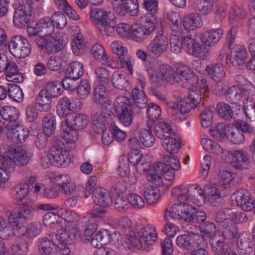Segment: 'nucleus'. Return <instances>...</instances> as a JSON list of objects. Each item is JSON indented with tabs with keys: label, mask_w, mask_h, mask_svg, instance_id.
Wrapping results in <instances>:
<instances>
[{
	"label": "nucleus",
	"mask_w": 255,
	"mask_h": 255,
	"mask_svg": "<svg viewBox=\"0 0 255 255\" xmlns=\"http://www.w3.org/2000/svg\"><path fill=\"white\" fill-rule=\"evenodd\" d=\"M90 18L102 35L112 36L115 33L117 20L111 12L104 9L95 8L91 9Z\"/></svg>",
	"instance_id": "3"
},
{
	"label": "nucleus",
	"mask_w": 255,
	"mask_h": 255,
	"mask_svg": "<svg viewBox=\"0 0 255 255\" xmlns=\"http://www.w3.org/2000/svg\"><path fill=\"white\" fill-rule=\"evenodd\" d=\"M93 101L102 105L107 106L110 101L108 100L106 93V88L103 85L95 88L93 93Z\"/></svg>",
	"instance_id": "47"
},
{
	"label": "nucleus",
	"mask_w": 255,
	"mask_h": 255,
	"mask_svg": "<svg viewBox=\"0 0 255 255\" xmlns=\"http://www.w3.org/2000/svg\"><path fill=\"white\" fill-rule=\"evenodd\" d=\"M240 255H250L253 251L254 243L251 236L247 232L239 234L236 242Z\"/></svg>",
	"instance_id": "17"
},
{
	"label": "nucleus",
	"mask_w": 255,
	"mask_h": 255,
	"mask_svg": "<svg viewBox=\"0 0 255 255\" xmlns=\"http://www.w3.org/2000/svg\"><path fill=\"white\" fill-rule=\"evenodd\" d=\"M1 117L5 121H8V124L12 123H17L16 121L19 118V112L17 109L13 106H3L0 109Z\"/></svg>",
	"instance_id": "41"
},
{
	"label": "nucleus",
	"mask_w": 255,
	"mask_h": 255,
	"mask_svg": "<svg viewBox=\"0 0 255 255\" xmlns=\"http://www.w3.org/2000/svg\"><path fill=\"white\" fill-rule=\"evenodd\" d=\"M152 32L141 23L132 25L131 29V36L135 41L142 42Z\"/></svg>",
	"instance_id": "34"
},
{
	"label": "nucleus",
	"mask_w": 255,
	"mask_h": 255,
	"mask_svg": "<svg viewBox=\"0 0 255 255\" xmlns=\"http://www.w3.org/2000/svg\"><path fill=\"white\" fill-rule=\"evenodd\" d=\"M29 191V188L28 187L27 184H23L20 183L16 185L12 189V194L15 198L20 204L22 202H24L23 199L25 198Z\"/></svg>",
	"instance_id": "48"
},
{
	"label": "nucleus",
	"mask_w": 255,
	"mask_h": 255,
	"mask_svg": "<svg viewBox=\"0 0 255 255\" xmlns=\"http://www.w3.org/2000/svg\"><path fill=\"white\" fill-rule=\"evenodd\" d=\"M33 0H20L19 5L15 8L13 14V22L18 28L25 26L30 20Z\"/></svg>",
	"instance_id": "5"
},
{
	"label": "nucleus",
	"mask_w": 255,
	"mask_h": 255,
	"mask_svg": "<svg viewBox=\"0 0 255 255\" xmlns=\"http://www.w3.org/2000/svg\"><path fill=\"white\" fill-rule=\"evenodd\" d=\"M77 225L80 235H81V229H86L96 232L98 228V224L96 219L88 216H85L81 219Z\"/></svg>",
	"instance_id": "43"
},
{
	"label": "nucleus",
	"mask_w": 255,
	"mask_h": 255,
	"mask_svg": "<svg viewBox=\"0 0 255 255\" xmlns=\"http://www.w3.org/2000/svg\"><path fill=\"white\" fill-rule=\"evenodd\" d=\"M4 132L7 135V139L11 142L19 143V136H18L17 124H7L4 127Z\"/></svg>",
	"instance_id": "55"
},
{
	"label": "nucleus",
	"mask_w": 255,
	"mask_h": 255,
	"mask_svg": "<svg viewBox=\"0 0 255 255\" xmlns=\"http://www.w3.org/2000/svg\"><path fill=\"white\" fill-rule=\"evenodd\" d=\"M189 200L195 205L200 207L204 205L205 198L203 192L198 185H190L187 190Z\"/></svg>",
	"instance_id": "26"
},
{
	"label": "nucleus",
	"mask_w": 255,
	"mask_h": 255,
	"mask_svg": "<svg viewBox=\"0 0 255 255\" xmlns=\"http://www.w3.org/2000/svg\"><path fill=\"white\" fill-rule=\"evenodd\" d=\"M89 123L87 116L82 113L71 112L61 123L63 136L67 143H74L78 139V130L86 128Z\"/></svg>",
	"instance_id": "2"
},
{
	"label": "nucleus",
	"mask_w": 255,
	"mask_h": 255,
	"mask_svg": "<svg viewBox=\"0 0 255 255\" xmlns=\"http://www.w3.org/2000/svg\"><path fill=\"white\" fill-rule=\"evenodd\" d=\"M3 72L8 81L14 83L23 82V78L21 73L19 72L18 66L12 60H9Z\"/></svg>",
	"instance_id": "24"
},
{
	"label": "nucleus",
	"mask_w": 255,
	"mask_h": 255,
	"mask_svg": "<svg viewBox=\"0 0 255 255\" xmlns=\"http://www.w3.org/2000/svg\"><path fill=\"white\" fill-rule=\"evenodd\" d=\"M159 68L158 74L162 80H166L171 84L175 82V73L171 66L167 64H162L159 66Z\"/></svg>",
	"instance_id": "49"
},
{
	"label": "nucleus",
	"mask_w": 255,
	"mask_h": 255,
	"mask_svg": "<svg viewBox=\"0 0 255 255\" xmlns=\"http://www.w3.org/2000/svg\"><path fill=\"white\" fill-rule=\"evenodd\" d=\"M223 238L214 234L211 237L210 243L215 255H228V247Z\"/></svg>",
	"instance_id": "27"
},
{
	"label": "nucleus",
	"mask_w": 255,
	"mask_h": 255,
	"mask_svg": "<svg viewBox=\"0 0 255 255\" xmlns=\"http://www.w3.org/2000/svg\"><path fill=\"white\" fill-rule=\"evenodd\" d=\"M234 59L237 65H243L247 58V50L245 47L242 45L236 46L234 51Z\"/></svg>",
	"instance_id": "56"
},
{
	"label": "nucleus",
	"mask_w": 255,
	"mask_h": 255,
	"mask_svg": "<svg viewBox=\"0 0 255 255\" xmlns=\"http://www.w3.org/2000/svg\"><path fill=\"white\" fill-rule=\"evenodd\" d=\"M10 54L17 58H24L31 53V47L28 40L21 35L12 37L8 43Z\"/></svg>",
	"instance_id": "8"
},
{
	"label": "nucleus",
	"mask_w": 255,
	"mask_h": 255,
	"mask_svg": "<svg viewBox=\"0 0 255 255\" xmlns=\"http://www.w3.org/2000/svg\"><path fill=\"white\" fill-rule=\"evenodd\" d=\"M143 195L148 204L153 205L159 198V190L151 186H146L144 188Z\"/></svg>",
	"instance_id": "50"
},
{
	"label": "nucleus",
	"mask_w": 255,
	"mask_h": 255,
	"mask_svg": "<svg viewBox=\"0 0 255 255\" xmlns=\"http://www.w3.org/2000/svg\"><path fill=\"white\" fill-rule=\"evenodd\" d=\"M196 107L195 104H193L187 98L177 103L168 102L167 112L172 120L177 122H181L185 120L188 116V114Z\"/></svg>",
	"instance_id": "4"
},
{
	"label": "nucleus",
	"mask_w": 255,
	"mask_h": 255,
	"mask_svg": "<svg viewBox=\"0 0 255 255\" xmlns=\"http://www.w3.org/2000/svg\"><path fill=\"white\" fill-rule=\"evenodd\" d=\"M237 80L239 84V91L242 97H245L246 100L247 97H252L255 94V87L252 83L241 75L237 77Z\"/></svg>",
	"instance_id": "30"
},
{
	"label": "nucleus",
	"mask_w": 255,
	"mask_h": 255,
	"mask_svg": "<svg viewBox=\"0 0 255 255\" xmlns=\"http://www.w3.org/2000/svg\"><path fill=\"white\" fill-rule=\"evenodd\" d=\"M82 37L81 34H78L74 37L71 42L72 50L76 55L82 54L85 51V45Z\"/></svg>",
	"instance_id": "58"
},
{
	"label": "nucleus",
	"mask_w": 255,
	"mask_h": 255,
	"mask_svg": "<svg viewBox=\"0 0 255 255\" xmlns=\"http://www.w3.org/2000/svg\"><path fill=\"white\" fill-rule=\"evenodd\" d=\"M91 52L94 57L99 62H102V64L112 66L109 58L102 45L99 43L95 44L92 47Z\"/></svg>",
	"instance_id": "39"
},
{
	"label": "nucleus",
	"mask_w": 255,
	"mask_h": 255,
	"mask_svg": "<svg viewBox=\"0 0 255 255\" xmlns=\"http://www.w3.org/2000/svg\"><path fill=\"white\" fill-rule=\"evenodd\" d=\"M169 40L163 29L155 32V35L147 45L155 58H158L168 48Z\"/></svg>",
	"instance_id": "9"
},
{
	"label": "nucleus",
	"mask_w": 255,
	"mask_h": 255,
	"mask_svg": "<svg viewBox=\"0 0 255 255\" xmlns=\"http://www.w3.org/2000/svg\"><path fill=\"white\" fill-rule=\"evenodd\" d=\"M217 111L221 117L225 120L236 118L241 112L242 105L238 103L229 105L225 103L219 102L217 104Z\"/></svg>",
	"instance_id": "14"
},
{
	"label": "nucleus",
	"mask_w": 255,
	"mask_h": 255,
	"mask_svg": "<svg viewBox=\"0 0 255 255\" xmlns=\"http://www.w3.org/2000/svg\"><path fill=\"white\" fill-rule=\"evenodd\" d=\"M43 130L47 136L52 135L56 128V118L51 113L47 114L42 120Z\"/></svg>",
	"instance_id": "37"
},
{
	"label": "nucleus",
	"mask_w": 255,
	"mask_h": 255,
	"mask_svg": "<svg viewBox=\"0 0 255 255\" xmlns=\"http://www.w3.org/2000/svg\"><path fill=\"white\" fill-rule=\"evenodd\" d=\"M7 96L13 101L20 103L23 99V94L20 87L15 84H7Z\"/></svg>",
	"instance_id": "52"
},
{
	"label": "nucleus",
	"mask_w": 255,
	"mask_h": 255,
	"mask_svg": "<svg viewBox=\"0 0 255 255\" xmlns=\"http://www.w3.org/2000/svg\"><path fill=\"white\" fill-rule=\"evenodd\" d=\"M11 250L14 255H26L29 251L28 242L22 238L18 239L11 245Z\"/></svg>",
	"instance_id": "44"
},
{
	"label": "nucleus",
	"mask_w": 255,
	"mask_h": 255,
	"mask_svg": "<svg viewBox=\"0 0 255 255\" xmlns=\"http://www.w3.org/2000/svg\"><path fill=\"white\" fill-rule=\"evenodd\" d=\"M120 122L125 126L129 127L132 123L133 112L130 100L125 96L116 98L115 107Z\"/></svg>",
	"instance_id": "6"
},
{
	"label": "nucleus",
	"mask_w": 255,
	"mask_h": 255,
	"mask_svg": "<svg viewBox=\"0 0 255 255\" xmlns=\"http://www.w3.org/2000/svg\"><path fill=\"white\" fill-rule=\"evenodd\" d=\"M240 122H243L247 125L250 126L247 123L242 120H237L235 121L234 125L236 127V128L234 129L231 126V130L229 132V137L228 138L230 139V141L234 144H240L244 141L245 136L242 132L250 134L247 131H243L242 128H240L237 126L238 124H240Z\"/></svg>",
	"instance_id": "31"
},
{
	"label": "nucleus",
	"mask_w": 255,
	"mask_h": 255,
	"mask_svg": "<svg viewBox=\"0 0 255 255\" xmlns=\"http://www.w3.org/2000/svg\"><path fill=\"white\" fill-rule=\"evenodd\" d=\"M92 198L95 204L103 208L110 206L113 202L109 192L99 186L93 190Z\"/></svg>",
	"instance_id": "18"
},
{
	"label": "nucleus",
	"mask_w": 255,
	"mask_h": 255,
	"mask_svg": "<svg viewBox=\"0 0 255 255\" xmlns=\"http://www.w3.org/2000/svg\"><path fill=\"white\" fill-rule=\"evenodd\" d=\"M112 82L113 86L117 89L124 90L128 85V80L125 74L115 72L112 76Z\"/></svg>",
	"instance_id": "53"
},
{
	"label": "nucleus",
	"mask_w": 255,
	"mask_h": 255,
	"mask_svg": "<svg viewBox=\"0 0 255 255\" xmlns=\"http://www.w3.org/2000/svg\"><path fill=\"white\" fill-rule=\"evenodd\" d=\"M50 156L54 161V165L65 167L71 162V156L69 152L63 150L60 145L55 144L52 146L48 151Z\"/></svg>",
	"instance_id": "13"
},
{
	"label": "nucleus",
	"mask_w": 255,
	"mask_h": 255,
	"mask_svg": "<svg viewBox=\"0 0 255 255\" xmlns=\"http://www.w3.org/2000/svg\"><path fill=\"white\" fill-rule=\"evenodd\" d=\"M52 98L41 90L35 99V107L40 112H46L51 108Z\"/></svg>",
	"instance_id": "33"
},
{
	"label": "nucleus",
	"mask_w": 255,
	"mask_h": 255,
	"mask_svg": "<svg viewBox=\"0 0 255 255\" xmlns=\"http://www.w3.org/2000/svg\"><path fill=\"white\" fill-rule=\"evenodd\" d=\"M246 101H244V109L247 117L251 120H255V104L253 97H247Z\"/></svg>",
	"instance_id": "64"
},
{
	"label": "nucleus",
	"mask_w": 255,
	"mask_h": 255,
	"mask_svg": "<svg viewBox=\"0 0 255 255\" xmlns=\"http://www.w3.org/2000/svg\"><path fill=\"white\" fill-rule=\"evenodd\" d=\"M176 244L179 247L187 250H192L195 248L191 237L188 235L178 236L176 239Z\"/></svg>",
	"instance_id": "62"
},
{
	"label": "nucleus",
	"mask_w": 255,
	"mask_h": 255,
	"mask_svg": "<svg viewBox=\"0 0 255 255\" xmlns=\"http://www.w3.org/2000/svg\"><path fill=\"white\" fill-rule=\"evenodd\" d=\"M84 73L83 65L78 61L71 62L67 68L66 75L73 79H78Z\"/></svg>",
	"instance_id": "42"
},
{
	"label": "nucleus",
	"mask_w": 255,
	"mask_h": 255,
	"mask_svg": "<svg viewBox=\"0 0 255 255\" xmlns=\"http://www.w3.org/2000/svg\"><path fill=\"white\" fill-rule=\"evenodd\" d=\"M221 232H216L215 234L225 240L234 239L239 233L237 226L231 221L223 222L221 225Z\"/></svg>",
	"instance_id": "22"
},
{
	"label": "nucleus",
	"mask_w": 255,
	"mask_h": 255,
	"mask_svg": "<svg viewBox=\"0 0 255 255\" xmlns=\"http://www.w3.org/2000/svg\"><path fill=\"white\" fill-rule=\"evenodd\" d=\"M164 166L163 163L161 162L153 164L149 170V174L147 176V180L157 186L163 185V180L160 174H162Z\"/></svg>",
	"instance_id": "23"
},
{
	"label": "nucleus",
	"mask_w": 255,
	"mask_h": 255,
	"mask_svg": "<svg viewBox=\"0 0 255 255\" xmlns=\"http://www.w3.org/2000/svg\"><path fill=\"white\" fill-rule=\"evenodd\" d=\"M74 110L72 106V101L67 97H63L60 99L56 107L57 113L60 117L67 118L68 115Z\"/></svg>",
	"instance_id": "35"
},
{
	"label": "nucleus",
	"mask_w": 255,
	"mask_h": 255,
	"mask_svg": "<svg viewBox=\"0 0 255 255\" xmlns=\"http://www.w3.org/2000/svg\"><path fill=\"white\" fill-rule=\"evenodd\" d=\"M60 82L54 81L47 83L42 90L44 91L52 99L58 97L61 94Z\"/></svg>",
	"instance_id": "54"
},
{
	"label": "nucleus",
	"mask_w": 255,
	"mask_h": 255,
	"mask_svg": "<svg viewBox=\"0 0 255 255\" xmlns=\"http://www.w3.org/2000/svg\"><path fill=\"white\" fill-rule=\"evenodd\" d=\"M161 144L167 152L172 154L177 153L181 146V143L171 136L163 140Z\"/></svg>",
	"instance_id": "46"
},
{
	"label": "nucleus",
	"mask_w": 255,
	"mask_h": 255,
	"mask_svg": "<svg viewBox=\"0 0 255 255\" xmlns=\"http://www.w3.org/2000/svg\"><path fill=\"white\" fill-rule=\"evenodd\" d=\"M156 13L148 12L141 17L142 22L141 24L149 29L152 33L163 29L162 25L157 21V18L155 15Z\"/></svg>",
	"instance_id": "29"
},
{
	"label": "nucleus",
	"mask_w": 255,
	"mask_h": 255,
	"mask_svg": "<svg viewBox=\"0 0 255 255\" xmlns=\"http://www.w3.org/2000/svg\"><path fill=\"white\" fill-rule=\"evenodd\" d=\"M205 70L210 77L216 82L220 81L226 76L224 67L220 63L210 64L206 67Z\"/></svg>",
	"instance_id": "36"
},
{
	"label": "nucleus",
	"mask_w": 255,
	"mask_h": 255,
	"mask_svg": "<svg viewBox=\"0 0 255 255\" xmlns=\"http://www.w3.org/2000/svg\"><path fill=\"white\" fill-rule=\"evenodd\" d=\"M137 236L141 238V246L152 245L157 240L155 228L149 226L140 229Z\"/></svg>",
	"instance_id": "25"
},
{
	"label": "nucleus",
	"mask_w": 255,
	"mask_h": 255,
	"mask_svg": "<svg viewBox=\"0 0 255 255\" xmlns=\"http://www.w3.org/2000/svg\"><path fill=\"white\" fill-rule=\"evenodd\" d=\"M114 107L108 104L105 106L101 111L95 113L92 117L93 129L95 132L99 133L103 132L106 128V125L109 124L115 118L113 111Z\"/></svg>",
	"instance_id": "7"
},
{
	"label": "nucleus",
	"mask_w": 255,
	"mask_h": 255,
	"mask_svg": "<svg viewBox=\"0 0 255 255\" xmlns=\"http://www.w3.org/2000/svg\"><path fill=\"white\" fill-rule=\"evenodd\" d=\"M185 204H178L173 205L170 211H168L167 209L165 210L164 219L166 221L169 220V217L172 219L181 220H184L185 213Z\"/></svg>",
	"instance_id": "38"
},
{
	"label": "nucleus",
	"mask_w": 255,
	"mask_h": 255,
	"mask_svg": "<svg viewBox=\"0 0 255 255\" xmlns=\"http://www.w3.org/2000/svg\"><path fill=\"white\" fill-rule=\"evenodd\" d=\"M161 114V109L157 104L149 103L147 108V115L149 119L152 122L158 120Z\"/></svg>",
	"instance_id": "61"
},
{
	"label": "nucleus",
	"mask_w": 255,
	"mask_h": 255,
	"mask_svg": "<svg viewBox=\"0 0 255 255\" xmlns=\"http://www.w3.org/2000/svg\"><path fill=\"white\" fill-rule=\"evenodd\" d=\"M175 82H182L183 86L188 87L196 84L198 78L194 75L193 70L186 65L179 66L175 72Z\"/></svg>",
	"instance_id": "12"
},
{
	"label": "nucleus",
	"mask_w": 255,
	"mask_h": 255,
	"mask_svg": "<svg viewBox=\"0 0 255 255\" xmlns=\"http://www.w3.org/2000/svg\"><path fill=\"white\" fill-rule=\"evenodd\" d=\"M193 84L192 86H188L189 94L187 98L196 106L199 104L202 99L201 90Z\"/></svg>",
	"instance_id": "57"
},
{
	"label": "nucleus",
	"mask_w": 255,
	"mask_h": 255,
	"mask_svg": "<svg viewBox=\"0 0 255 255\" xmlns=\"http://www.w3.org/2000/svg\"><path fill=\"white\" fill-rule=\"evenodd\" d=\"M232 196H235L237 205L243 210L250 211L255 208V201L251 198V193L249 191L244 189H240L236 190Z\"/></svg>",
	"instance_id": "15"
},
{
	"label": "nucleus",
	"mask_w": 255,
	"mask_h": 255,
	"mask_svg": "<svg viewBox=\"0 0 255 255\" xmlns=\"http://www.w3.org/2000/svg\"><path fill=\"white\" fill-rule=\"evenodd\" d=\"M22 206L17 211H13L7 213L9 221L11 222H19L21 219H30L32 216V203H28L24 201L22 202Z\"/></svg>",
	"instance_id": "16"
},
{
	"label": "nucleus",
	"mask_w": 255,
	"mask_h": 255,
	"mask_svg": "<svg viewBox=\"0 0 255 255\" xmlns=\"http://www.w3.org/2000/svg\"><path fill=\"white\" fill-rule=\"evenodd\" d=\"M47 237L39 239L38 248L40 255H54L57 251V245L52 239Z\"/></svg>",
	"instance_id": "21"
},
{
	"label": "nucleus",
	"mask_w": 255,
	"mask_h": 255,
	"mask_svg": "<svg viewBox=\"0 0 255 255\" xmlns=\"http://www.w3.org/2000/svg\"><path fill=\"white\" fill-rule=\"evenodd\" d=\"M37 45L47 52L55 53L60 51L63 45V38L59 35L54 37L38 36L35 38Z\"/></svg>",
	"instance_id": "10"
},
{
	"label": "nucleus",
	"mask_w": 255,
	"mask_h": 255,
	"mask_svg": "<svg viewBox=\"0 0 255 255\" xmlns=\"http://www.w3.org/2000/svg\"><path fill=\"white\" fill-rule=\"evenodd\" d=\"M233 158V167L238 170L249 168L250 160L248 154L242 150H236L231 154Z\"/></svg>",
	"instance_id": "20"
},
{
	"label": "nucleus",
	"mask_w": 255,
	"mask_h": 255,
	"mask_svg": "<svg viewBox=\"0 0 255 255\" xmlns=\"http://www.w3.org/2000/svg\"><path fill=\"white\" fill-rule=\"evenodd\" d=\"M28 162L25 151L19 146L2 144L0 146V168L14 171L15 165H25Z\"/></svg>",
	"instance_id": "1"
},
{
	"label": "nucleus",
	"mask_w": 255,
	"mask_h": 255,
	"mask_svg": "<svg viewBox=\"0 0 255 255\" xmlns=\"http://www.w3.org/2000/svg\"><path fill=\"white\" fill-rule=\"evenodd\" d=\"M232 173L226 170L220 171L218 174V179L215 184L218 186L223 187L225 189L230 188V182Z\"/></svg>",
	"instance_id": "60"
},
{
	"label": "nucleus",
	"mask_w": 255,
	"mask_h": 255,
	"mask_svg": "<svg viewBox=\"0 0 255 255\" xmlns=\"http://www.w3.org/2000/svg\"><path fill=\"white\" fill-rule=\"evenodd\" d=\"M204 191L205 198H206L208 202L214 206L220 205L222 199L219 189L213 186L207 185L205 187Z\"/></svg>",
	"instance_id": "28"
},
{
	"label": "nucleus",
	"mask_w": 255,
	"mask_h": 255,
	"mask_svg": "<svg viewBox=\"0 0 255 255\" xmlns=\"http://www.w3.org/2000/svg\"><path fill=\"white\" fill-rule=\"evenodd\" d=\"M247 16L246 8L242 4L233 5L229 12V18L232 22L238 19L245 18Z\"/></svg>",
	"instance_id": "51"
},
{
	"label": "nucleus",
	"mask_w": 255,
	"mask_h": 255,
	"mask_svg": "<svg viewBox=\"0 0 255 255\" xmlns=\"http://www.w3.org/2000/svg\"><path fill=\"white\" fill-rule=\"evenodd\" d=\"M225 93L228 101L231 104L238 103L237 102L240 101L242 98L240 92L239 91V88L236 86L228 88Z\"/></svg>",
	"instance_id": "59"
},
{
	"label": "nucleus",
	"mask_w": 255,
	"mask_h": 255,
	"mask_svg": "<svg viewBox=\"0 0 255 255\" xmlns=\"http://www.w3.org/2000/svg\"><path fill=\"white\" fill-rule=\"evenodd\" d=\"M131 97L137 107L143 109L146 107L147 99L143 91L137 88H134L132 91Z\"/></svg>",
	"instance_id": "45"
},
{
	"label": "nucleus",
	"mask_w": 255,
	"mask_h": 255,
	"mask_svg": "<svg viewBox=\"0 0 255 255\" xmlns=\"http://www.w3.org/2000/svg\"><path fill=\"white\" fill-rule=\"evenodd\" d=\"M231 125L219 123L210 130V135L216 140L221 141L229 137Z\"/></svg>",
	"instance_id": "32"
},
{
	"label": "nucleus",
	"mask_w": 255,
	"mask_h": 255,
	"mask_svg": "<svg viewBox=\"0 0 255 255\" xmlns=\"http://www.w3.org/2000/svg\"><path fill=\"white\" fill-rule=\"evenodd\" d=\"M224 30L220 28L206 31L200 36V40L205 46L211 47L217 43L223 36Z\"/></svg>",
	"instance_id": "19"
},
{
	"label": "nucleus",
	"mask_w": 255,
	"mask_h": 255,
	"mask_svg": "<svg viewBox=\"0 0 255 255\" xmlns=\"http://www.w3.org/2000/svg\"><path fill=\"white\" fill-rule=\"evenodd\" d=\"M163 161L164 167L172 168L176 171H179L181 168L180 161L174 155H165L163 157Z\"/></svg>",
	"instance_id": "63"
},
{
	"label": "nucleus",
	"mask_w": 255,
	"mask_h": 255,
	"mask_svg": "<svg viewBox=\"0 0 255 255\" xmlns=\"http://www.w3.org/2000/svg\"><path fill=\"white\" fill-rule=\"evenodd\" d=\"M54 29V24L49 17H44L36 22L34 26H28L27 32L29 36L41 34L40 36L46 37L50 35Z\"/></svg>",
	"instance_id": "11"
},
{
	"label": "nucleus",
	"mask_w": 255,
	"mask_h": 255,
	"mask_svg": "<svg viewBox=\"0 0 255 255\" xmlns=\"http://www.w3.org/2000/svg\"><path fill=\"white\" fill-rule=\"evenodd\" d=\"M183 25L185 28L194 30L202 26V21L201 17L197 13H191L184 17Z\"/></svg>",
	"instance_id": "40"
}]
</instances>
